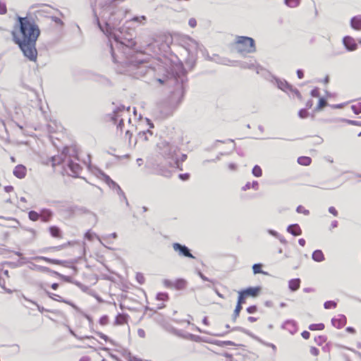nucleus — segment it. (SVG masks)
Returning <instances> with one entry per match:
<instances>
[{
    "mask_svg": "<svg viewBox=\"0 0 361 361\" xmlns=\"http://www.w3.org/2000/svg\"><path fill=\"white\" fill-rule=\"evenodd\" d=\"M40 31L37 24H19L12 31L13 41L25 56L35 61L37 57L36 42Z\"/></svg>",
    "mask_w": 361,
    "mask_h": 361,
    "instance_id": "1",
    "label": "nucleus"
},
{
    "mask_svg": "<svg viewBox=\"0 0 361 361\" xmlns=\"http://www.w3.org/2000/svg\"><path fill=\"white\" fill-rule=\"evenodd\" d=\"M125 0H96L93 8L95 23H121L129 13L128 10L117 9Z\"/></svg>",
    "mask_w": 361,
    "mask_h": 361,
    "instance_id": "2",
    "label": "nucleus"
},
{
    "mask_svg": "<svg viewBox=\"0 0 361 361\" xmlns=\"http://www.w3.org/2000/svg\"><path fill=\"white\" fill-rule=\"evenodd\" d=\"M17 23H37L44 22L49 23H63L59 18L49 16L48 12L44 10H37L34 12L29 11L25 17L17 16Z\"/></svg>",
    "mask_w": 361,
    "mask_h": 361,
    "instance_id": "3",
    "label": "nucleus"
},
{
    "mask_svg": "<svg viewBox=\"0 0 361 361\" xmlns=\"http://www.w3.org/2000/svg\"><path fill=\"white\" fill-rule=\"evenodd\" d=\"M234 47L238 52L243 54L256 51L255 40L249 37L238 36L234 43Z\"/></svg>",
    "mask_w": 361,
    "mask_h": 361,
    "instance_id": "4",
    "label": "nucleus"
},
{
    "mask_svg": "<svg viewBox=\"0 0 361 361\" xmlns=\"http://www.w3.org/2000/svg\"><path fill=\"white\" fill-rule=\"evenodd\" d=\"M111 118L114 123H118V128L122 130L125 119L128 118L130 121L129 110L119 109L114 112V116Z\"/></svg>",
    "mask_w": 361,
    "mask_h": 361,
    "instance_id": "5",
    "label": "nucleus"
},
{
    "mask_svg": "<svg viewBox=\"0 0 361 361\" xmlns=\"http://www.w3.org/2000/svg\"><path fill=\"white\" fill-rule=\"evenodd\" d=\"M261 288L259 286L249 287L246 289L239 291L238 298L246 302L247 298L257 297L259 294Z\"/></svg>",
    "mask_w": 361,
    "mask_h": 361,
    "instance_id": "6",
    "label": "nucleus"
},
{
    "mask_svg": "<svg viewBox=\"0 0 361 361\" xmlns=\"http://www.w3.org/2000/svg\"><path fill=\"white\" fill-rule=\"evenodd\" d=\"M0 286L8 293L13 291L9 283L8 271L7 270L0 271Z\"/></svg>",
    "mask_w": 361,
    "mask_h": 361,
    "instance_id": "7",
    "label": "nucleus"
},
{
    "mask_svg": "<svg viewBox=\"0 0 361 361\" xmlns=\"http://www.w3.org/2000/svg\"><path fill=\"white\" fill-rule=\"evenodd\" d=\"M173 250L178 253L179 255L194 259L195 257L190 253L189 249L180 243H175L173 244Z\"/></svg>",
    "mask_w": 361,
    "mask_h": 361,
    "instance_id": "8",
    "label": "nucleus"
},
{
    "mask_svg": "<svg viewBox=\"0 0 361 361\" xmlns=\"http://www.w3.org/2000/svg\"><path fill=\"white\" fill-rule=\"evenodd\" d=\"M332 325L336 329H341L347 324V318L343 314H338L336 317L331 319Z\"/></svg>",
    "mask_w": 361,
    "mask_h": 361,
    "instance_id": "9",
    "label": "nucleus"
},
{
    "mask_svg": "<svg viewBox=\"0 0 361 361\" xmlns=\"http://www.w3.org/2000/svg\"><path fill=\"white\" fill-rule=\"evenodd\" d=\"M13 173L16 178L23 179L27 175V168L23 164H18L13 169Z\"/></svg>",
    "mask_w": 361,
    "mask_h": 361,
    "instance_id": "10",
    "label": "nucleus"
},
{
    "mask_svg": "<svg viewBox=\"0 0 361 361\" xmlns=\"http://www.w3.org/2000/svg\"><path fill=\"white\" fill-rule=\"evenodd\" d=\"M165 284L169 288H176V289L181 290L185 288L186 281L183 279H178L173 283L166 281Z\"/></svg>",
    "mask_w": 361,
    "mask_h": 361,
    "instance_id": "11",
    "label": "nucleus"
},
{
    "mask_svg": "<svg viewBox=\"0 0 361 361\" xmlns=\"http://www.w3.org/2000/svg\"><path fill=\"white\" fill-rule=\"evenodd\" d=\"M53 216V213L51 210L47 209H42L39 213V219L44 222H49Z\"/></svg>",
    "mask_w": 361,
    "mask_h": 361,
    "instance_id": "12",
    "label": "nucleus"
},
{
    "mask_svg": "<svg viewBox=\"0 0 361 361\" xmlns=\"http://www.w3.org/2000/svg\"><path fill=\"white\" fill-rule=\"evenodd\" d=\"M343 42L346 49L349 51H354L357 47L354 39L350 37H345Z\"/></svg>",
    "mask_w": 361,
    "mask_h": 361,
    "instance_id": "13",
    "label": "nucleus"
},
{
    "mask_svg": "<svg viewBox=\"0 0 361 361\" xmlns=\"http://www.w3.org/2000/svg\"><path fill=\"white\" fill-rule=\"evenodd\" d=\"M112 24H98L100 30L104 32L107 36L114 37L115 39H117V35L116 33L111 31L110 26Z\"/></svg>",
    "mask_w": 361,
    "mask_h": 361,
    "instance_id": "14",
    "label": "nucleus"
},
{
    "mask_svg": "<svg viewBox=\"0 0 361 361\" xmlns=\"http://www.w3.org/2000/svg\"><path fill=\"white\" fill-rule=\"evenodd\" d=\"M48 230H49L50 235L53 238H59V239L62 238V232H61L60 228H59L58 226H51L49 227Z\"/></svg>",
    "mask_w": 361,
    "mask_h": 361,
    "instance_id": "15",
    "label": "nucleus"
},
{
    "mask_svg": "<svg viewBox=\"0 0 361 361\" xmlns=\"http://www.w3.org/2000/svg\"><path fill=\"white\" fill-rule=\"evenodd\" d=\"M128 323V316L125 314H118L114 320V325L120 326Z\"/></svg>",
    "mask_w": 361,
    "mask_h": 361,
    "instance_id": "16",
    "label": "nucleus"
},
{
    "mask_svg": "<svg viewBox=\"0 0 361 361\" xmlns=\"http://www.w3.org/2000/svg\"><path fill=\"white\" fill-rule=\"evenodd\" d=\"M288 231L295 236L301 235L302 230L298 224H293L288 227Z\"/></svg>",
    "mask_w": 361,
    "mask_h": 361,
    "instance_id": "17",
    "label": "nucleus"
},
{
    "mask_svg": "<svg viewBox=\"0 0 361 361\" xmlns=\"http://www.w3.org/2000/svg\"><path fill=\"white\" fill-rule=\"evenodd\" d=\"M300 279H293L289 281L288 282V288L292 291H295L300 288Z\"/></svg>",
    "mask_w": 361,
    "mask_h": 361,
    "instance_id": "18",
    "label": "nucleus"
},
{
    "mask_svg": "<svg viewBox=\"0 0 361 361\" xmlns=\"http://www.w3.org/2000/svg\"><path fill=\"white\" fill-rule=\"evenodd\" d=\"M245 303V302L244 301H243L241 299L238 298L237 305H236L235 308L233 312V317L235 319L237 318L238 317H239L240 312L243 308L242 305Z\"/></svg>",
    "mask_w": 361,
    "mask_h": 361,
    "instance_id": "19",
    "label": "nucleus"
},
{
    "mask_svg": "<svg viewBox=\"0 0 361 361\" xmlns=\"http://www.w3.org/2000/svg\"><path fill=\"white\" fill-rule=\"evenodd\" d=\"M298 163L302 166H310L312 163V159L310 157H300L298 159Z\"/></svg>",
    "mask_w": 361,
    "mask_h": 361,
    "instance_id": "20",
    "label": "nucleus"
},
{
    "mask_svg": "<svg viewBox=\"0 0 361 361\" xmlns=\"http://www.w3.org/2000/svg\"><path fill=\"white\" fill-rule=\"evenodd\" d=\"M312 259L316 262H322L324 259V256L321 250H315L312 253Z\"/></svg>",
    "mask_w": 361,
    "mask_h": 361,
    "instance_id": "21",
    "label": "nucleus"
},
{
    "mask_svg": "<svg viewBox=\"0 0 361 361\" xmlns=\"http://www.w3.org/2000/svg\"><path fill=\"white\" fill-rule=\"evenodd\" d=\"M48 296L52 299L53 300L59 302H66V301L63 298L62 296L56 293H47Z\"/></svg>",
    "mask_w": 361,
    "mask_h": 361,
    "instance_id": "22",
    "label": "nucleus"
},
{
    "mask_svg": "<svg viewBox=\"0 0 361 361\" xmlns=\"http://www.w3.org/2000/svg\"><path fill=\"white\" fill-rule=\"evenodd\" d=\"M324 327L325 326L323 323L312 324L309 326V329L311 331H322Z\"/></svg>",
    "mask_w": 361,
    "mask_h": 361,
    "instance_id": "23",
    "label": "nucleus"
},
{
    "mask_svg": "<svg viewBox=\"0 0 361 361\" xmlns=\"http://www.w3.org/2000/svg\"><path fill=\"white\" fill-rule=\"evenodd\" d=\"M259 188V184L257 181H253L252 183H247L245 185L243 188V190H246L250 188H254L255 190H257Z\"/></svg>",
    "mask_w": 361,
    "mask_h": 361,
    "instance_id": "24",
    "label": "nucleus"
},
{
    "mask_svg": "<svg viewBox=\"0 0 361 361\" xmlns=\"http://www.w3.org/2000/svg\"><path fill=\"white\" fill-rule=\"evenodd\" d=\"M28 217L30 220H31L32 221H37L39 220V213H37V212L33 210L30 211L28 213Z\"/></svg>",
    "mask_w": 361,
    "mask_h": 361,
    "instance_id": "25",
    "label": "nucleus"
},
{
    "mask_svg": "<svg viewBox=\"0 0 361 361\" xmlns=\"http://www.w3.org/2000/svg\"><path fill=\"white\" fill-rule=\"evenodd\" d=\"M284 2L288 6L295 8L300 4V0H284Z\"/></svg>",
    "mask_w": 361,
    "mask_h": 361,
    "instance_id": "26",
    "label": "nucleus"
},
{
    "mask_svg": "<svg viewBox=\"0 0 361 361\" xmlns=\"http://www.w3.org/2000/svg\"><path fill=\"white\" fill-rule=\"evenodd\" d=\"M41 259L47 263H50V264H62V262L61 260L56 259H50V258H48L46 257H42Z\"/></svg>",
    "mask_w": 361,
    "mask_h": 361,
    "instance_id": "27",
    "label": "nucleus"
},
{
    "mask_svg": "<svg viewBox=\"0 0 361 361\" xmlns=\"http://www.w3.org/2000/svg\"><path fill=\"white\" fill-rule=\"evenodd\" d=\"M252 174L256 177H261L262 176V170L258 165H255L252 169Z\"/></svg>",
    "mask_w": 361,
    "mask_h": 361,
    "instance_id": "28",
    "label": "nucleus"
},
{
    "mask_svg": "<svg viewBox=\"0 0 361 361\" xmlns=\"http://www.w3.org/2000/svg\"><path fill=\"white\" fill-rule=\"evenodd\" d=\"M140 20H146V17L145 16H133L130 17L126 20V23H128L129 21L138 22Z\"/></svg>",
    "mask_w": 361,
    "mask_h": 361,
    "instance_id": "29",
    "label": "nucleus"
},
{
    "mask_svg": "<svg viewBox=\"0 0 361 361\" xmlns=\"http://www.w3.org/2000/svg\"><path fill=\"white\" fill-rule=\"evenodd\" d=\"M262 267V265L261 264H255L252 266L253 273L255 274L263 273Z\"/></svg>",
    "mask_w": 361,
    "mask_h": 361,
    "instance_id": "30",
    "label": "nucleus"
},
{
    "mask_svg": "<svg viewBox=\"0 0 361 361\" xmlns=\"http://www.w3.org/2000/svg\"><path fill=\"white\" fill-rule=\"evenodd\" d=\"M157 299L161 301H166L169 300V295L166 293H159L157 295Z\"/></svg>",
    "mask_w": 361,
    "mask_h": 361,
    "instance_id": "31",
    "label": "nucleus"
},
{
    "mask_svg": "<svg viewBox=\"0 0 361 361\" xmlns=\"http://www.w3.org/2000/svg\"><path fill=\"white\" fill-rule=\"evenodd\" d=\"M324 306L325 309H334L336 307V303L334 301H326Z\"/></svg>",
    "mask_w": 361,
    "mask_h": 361,
    "instance_id": "32",
    "label": "nucleus"
},
{
    "mask_svg": "<svg viewBox=\"0 0 361 361\" xmlns=\"http://www.w3.org/2000/svg\"><path fill=\"white\" fill-rule=\"evenodd\" d=\"M310 353L312 356L317 357L319 355V350L316 347L312 346L310 348Z\"/></svg>",
    "mask_w": 361,
    "mask_h": 361,
    "instance_id": "33",
    "label": "nucleus"
},
{
    "mask_svg": "<svg viewBox=\"0 0 361 361\" xmlns=\"http://www.w3.org/2000/svg\"><path fill=\"white\" fill-rule=\"evenodd\" d=\"M327 105V102L325 99L320 98L318 102L317 109H322Z\"/></svg>",
    "mask_w": 361,
    "mask_h": 361,
    "instance_id": "34",
    "label": "nucleus"
},
{
    "mask_svg": "<svg viewBox=\"0 0 361 361\" xmlns=\"http://www.w3.org/2000/svg\"><path fill=\"white\" fill-rule=\"evenodd\" d=\"M258 310V307L256 305H251L247 307L246 311L249 314H254L257 312Z\"/></svg>",
    "mask_w": 361,
    "mask_h": 361,
    "instance_id": "35",
    "label": "nucleus"
},
{
    "mask_svg": "<svg viewBox=\"0 0 361 361\" xmlns=\"http://www.w3.org/2000/svg\"><path fill=\"white\" fill-rule=\"evenodd\" d=\"M298 115L301 118H306L309 116L307 110L303 109L299 111Z\"/></svg>",
    "mask_w": 361,
    "mask_h": 361,
    "instance_id": "36",
    "label": "nucleus"
},
{
    "mask_svg": "<svg viewBox=\"0 0 361 361\" xmlns=\"http://www.w3.org/2000/svg\"><path fill=\"white\" fill-rule=\"evenodd\" d=\"M147 133H149L150 135H152V132L150 130H147V131H142V132H140L138 133V137L140 138H142L145 140H147Z\"/></svg>",
    "mask_w": 361,
    "mask_h": 361,
    "instance_id": "37",
    "label": "nucleus"
},
{
    "mask_svg": "<svg viewBox=\"0 0 361 361\" xmlns=\"http://www.w3.org/2000/svg\"><path fill=\"white\" fill-rule=\"evenodd\" d=\"M109 317L106 315H104L102 317L99 319V324L102 326H105L109 324Z\"/></svg>",
    "mask_w": 361,
    "mask_h": 361,
    "instance_id": "38",
    "label": "nucleus"
},
{
    "mask_svg": "<svg viewBox=\"0 0 361 361\" xmlns=\"http://www.w3.org/2000/svg\"><path fill=\"white\" fill-rule=\"evenodd\" d=\"M288 326H290L293 329V331H296V326H295V322H291V321H288L286 322L285 324H284V327L286 329H288Z\"/></svg>",
    "mask_w": 361,
    "mask_h": 361,
    "instance_id": "39",
    "label": "nucleus"
},
{
    "mask_svg": "<svg viewBox=\"0 0 361 361\" xmlns=\"http://www.w3.org/2000/svg\"><path fill=\"white\" fill-rule=\"evenodd\" d=\"M296 210H297V212L298 213H301V214H309V211L305 209V208L303 206H301V205L298 206L297 207Z\"/></svg>",
    "mask_w": 361,
    "mask_h": 361,
    "instance_id": "40",
    "label": "nucleus"
},
{
    "mask_svg": "<svg viewBox=\"0 0 361 361\" xmlns=\"http://www.w3.org/2000/svg\"><path fill=\"white\" fill-rule=\"evenodd\" d=\"M66 247V244H63V245H60L58 246L51 247L49 248V250H52V251H58V250H61L65 248Z\"/></svg>",
    "mask_w": 361,
    "mask_h": 361,
    "instance_id": "41",
    "label": "nucleus"
},
{
    "mask_svg": "<svg viewBox=\"0 0 361 361\" xmlns=\"http://www.w3.org/2000/svg\"><path fill=\"white\" fill-rule=\"evenodd\" d=\"M350 23H361V15H357L350 19Z\"/></svg>",
    "mask_w": 361,
    "mask_h": 361,
    "instance_id": "42",
    "label": "nucleus"
},
{
    "mask_svg": "<svg viewBox=\"0 0 361 361\" xmlns=\"http://www.w3.org/2000/svg\"><path fill=\"white\" fill-rule=\"evenodd\" d=\"M6 6L5 4L0 1V14H5L6 13Z\"/></svg>",
    "mask_w": 361,
    "mask_h": 361,
    "instance_id": "43",
    "label": "nucleus"
},
{
    "mask_svg": "<svg viewBox=\"0 0 361 361\" xmlns=\"http://www.w3.org/2000/svg\"><path fill=\"white\" fill-rule=\"evenodd\" d=\"M290 89L295 96H296L298 99H302V95L297 89H292L291 87H290Z\"/></svg>",
    "mask_w": 361,
    "mask_h": 361,
    "instance_id": "44",
    "label": "nucleus"
},
{
    "mask_svg": "<svg viewBox=\"0 0 361 361\" xmlns=\"http://www.w3.org/2000/svg\"><path fill=\"white\" fill-rule=\"evenodd\" d=\"M329 212L333 214L334 216H337L338 213V211L336 210V209L334 207H330L329 208Z\"/></svg>",
    "mask_w": 361,
    "mask_h": 361,
    "instance_id": "45",
    "label": "nucleus"
},
{
    "mask_svg": "<svg viewBox=\"0 0 361 361\" xmlns=\"http://www.w3.org/2000/svg\"><path fill=\"white\" fill-rule=\"evenodd\" d=\"M136 279L137 281L141 284L143 283L145 281V278L141 274H137L136 276Z\"/></svg>",
    "mask_w": 361,
    "mask_h": 361,
    "instance_id": "46",
    "label": "nucleus"
},
{
    "mask_svg": "<svg viewBox=\"0 0 361 361\" xmlns=\"http://www.w3.org/2000/svg\"><path fill=\"white\" fill-rule=\"evenodd\" d=\"M137 335L140 337V338H145V331L144 329H139L137 330Z\"/></svg>",
    "mask_w": 361,
    "mask_h": 361,
    "instance_id": "47",
    "label": "nucleus"
},
{
    "mask_svg": "<svg viewBox=\"0 0 361 361\" xmlns=\"http://www.w3.org/2000/svg\"><path fill=\"white\" fill-rule=\"evenodd\" d=\"M345 331L346 332H348L350 334H356V330L355 328L353 327H351V326H348L345 329Z\"/></svg>",
    "mask_w": 361,
    "mask_h": 361,
    "instance_id": "48",
    "label": "nucleus"
},
{
    "mask_svg": "<svg viewBox=\"0 0 361 361\" xmlns=\"http://www.w3.org/2000/svg\"><path fill=\"white\" fill-rule=\"evenodd\" d=\"M259 319L258 317H247V321L250 323H254V322H256L257 320Z\"/></svg>",
    "mask_w": 361,
    "mask_h": 361,
    "instance_id": "49",
    "label": "nucleus"
},
{
    "mask_svg": "<svg viewBox=\"0 0 361 361\" xmlns=\"http://www.w3.org/2000/svg\"><path fill=\"white\" fill-rule=\"evenodd\" d=\"M302 336L305 338V339H308L310 338V332L307 331H304L302 333Z\"/></svg>",
    "mask_w": 361,
    "mask_h": 361,
    "instance_id": "50",
    "label": "nucleus"
},
{
    "mask_svg": "<svg viewBox=\"0 0 361 361\" xmlns=\"http://www.w3.org/2000/svg\"><path fill=\"white\" fill-rule=\"evenodd\" d=\"M105 181L107 183H113V184H115V183L110 178L109 176H105Z\"/></svg>",
    "mask_w": 361,
    "mask_h": 361,
    "instance_id": "51",
    "label": "nucleus"
},
{
    "mask_svg": "<svg viewBox=\"0 0 361 361\" xmlns=\"http://www.w3.org/2000/svg\"><path fill=\"white\" fill-rule=\"evenodd\" d=\"M105 181L107 183H113V184H115V183L110 178L109 176H105Z\"/></svg>",
    "mask_w": 361,
    "mask_h": 361,
    "instance_id": "52",
    "label": "nucleus"
},
{
    "mask_svg": "<svg viewBox=\"0 0 361 361\" xmlns=\"http://www.w3.org/2000/svg\"><path fill=\"white\" fill-rule=\"evenodd\" d=\"M105 181L107 183H113V184H115V183L110 178L109 176H105Z\"/></svg>",
    "mask_w": 361,
    "mask_h": 361,
    "instance_id": "53",
    "label": "nucleus"
},
{
    "mask_svg": "<svg viewBox=\"0 0 361 361\" xmlns=\"http://www.w3.org/2000/svg\"><path fill=\"white\" fill-rule=\"evenodd\" d=\"M352 26L355 30H361V24H359V23L352 24Z\"/></svg>",
    "mask_w": 361,
    "mask_h": 361,
    "instance_id": "54",
    "label": "nucleus"
},
{
    "mask_svg": "<svg viewBox=\"0 0 361 361\" xmlns=\"http://www.w3.org/2000/svg\"><path fill=\"white\" fill-rule=\"evenodd\" d=\"M179 177H180L181 179H183V180H186V179H188V178L189 175H188V174H187V173H185V174H180V175H179Z\"/></svg>",
    "mask_w": 361,
    "mask_h": 361,
    "instance_id": "55",
    "label": "nucleus"
},
{
    "mask_svg": "<svg viewBox=\"0 0 361 361\" xmlns=\"http://www.w3.org/2000/svg\"><path fill=\"white\" fill-rule=\"evenodd\" d=\"M305 243H306L305 240L303 239V238H300V239L298 240V243L300 244V245H301L302 247L305 246Z\"/></svg>",
    "mask_w": 361,
    "mask_h": 361,
    "instance_id": "56",
    "label": "nucleus"
},
{
    "mask_svg": "<svg viewBox=\"0 0 361 361\" xmlns=\"http://www.w3.org/2000/svg\"><path fill=\"white\" fill-rule=\"evenodd\" d=\"M98 335H99V336L101 338H102V339H104V340H105V341H106V340H107V336H106V335L103 334L102 333H99V334H98Z\"/></svg>",
    "mask_w": 361,
    "mask_h": 361,
    "instance_id": "57",
    "label": "nucleus"
},
{
    "mask_svg": "<svg viewBox=\"0 0 361 361\" xmlns=\"http://www.w3.org/2000/svg\"><path fill=\"white\" fill-rule=\"evenodd\" d=\"M51 288L54 290H56L59 287V284L57 283H54L51 286Z\"/></svg>",
    "mask_w": 361,
    "mask_h": 361,
    "instance_id": "58",
    "label": "nucleus"
},
{
    "mask_svg": "<svg viewBox=\"0 0 361 361\" xmlns=\"http://www.w3.org/2000/svg\"><path fill=\"white\" fill-rule=\"evenodd\" d=\"M297 73H298V78H300V79H301V78H303V73H302V71L298 70V72H297Z\"/></svg>",
    "mask_w": 361,
    "mask_h": 361,
    "instance_id": "59",
    "label": "nucleus"
},
{
    "mask_svg": "<svg viewBox=\"0 0 361 361\" xmlns=\"http://www.w3.org/2000/svg\"><path fill=\"white\" fill-rule=\"evenodd\" d=\"M126 135L128 136L129 142H130V140H131V137H132V133H130L129 130H127L126 133Z\"/></svg>",
    "mask_w": 361,
    "mask_h": 361,
    "instance_id": "60",
    "label": "nucleus"
},
{
    "mask_svg": "<svg viewBox=\"0 0 361 361\" xmlns=\"http://www.w3.org/2000/svg\"><path fill=\"white\" fill-rule=\"evenodd\" d=\"M188 23H197L195 18H191L189 19Z\"/></svg>",
    "mask_w": 361,
    "mask_h": 361,
    "instance_id": "61",
    "label": "nucleus"
},
{
    "mask_svg": "<svg viewBox=\"0 0 361 361\" xmlns=\"http://www.w3.org/2000/svg\"><path fill=\"white\" fill-rule=\"evenodd\" d=\"M88 360H89V359L86 357H83L80 360V361H88Z\"/></svg>",
    "mask_w": 361,
    "mask_h": 361,
    "instance_id": "62",
    "label": "nucleus"
},
{
    "mask_svg": "<svg viewBox=\"0 0 361 361\" xmlns=\"http://www.w3.org/2000/svg\"><path fill=\"white\" fill-rule=\"evenodd\" d=\"M54 274L59 276H61V275L56 271H54Z\"/></svg>",
    "mask_w": 361,
    "mask_h": 361,
    "instance_id": "63",
    "label": "nucleus"
},
{
    "mask_svg": "<svg viewBox=\"0 0 361 361\" xmlns=\"http://www.w3.org/2000/svg\"><path fill=\"white\" fill-rule=\"evenodd\" d=\"M158 81H159L161 84H163V83H164L163 80H161V79H159V80H158Z\"/></svg>",
    "mask_w": 361,
    "mask_h": 361,
    "instance_id": "64",
    "label": "nucleus"
}]
</instances>
